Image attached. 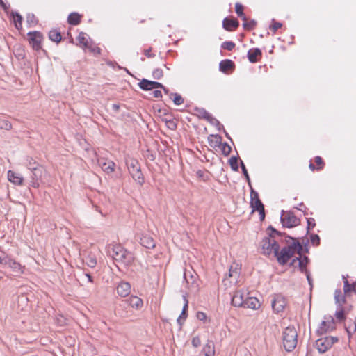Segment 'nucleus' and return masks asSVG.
<instances>
[{
  "instance_id": "nucleus-45",
  "label": "nucleus",
  "mask_w": 356,
  "mask_h": 356,
  "mask_svg": "<svg viewBox=\"0 0 356 356\" xmlns=\"http://www.w3.org/2000/svg\"><path fill=\"white\" fill-rule=\"evenodd\" d=\"M243 22H244L243 24V26L244 29H247V30L254 29L257 24V22L254 20H251L250 22H247V21H243Z\"/></svg>"
},
{
  "instance_id": "nucleus-17",
  "label": "nucleus",
  "mask_w": 356,
  "mask_h": 356,
  "mask_svg": "<svg viewBox=\"0 0 356 356\" xmlns=\"http://www.w3.org/2000/svg\"><path fill=\"white\" fill-rule=\"evenodd\" d=\"M245 294L242 291H236L232 299V304L234 307H243L245 300Z\"/></svg>"
},
{
  "instance_id": "nucleus-12",
  "label": "nucleus",
  "mask_w": 356,
  "mask_h": 356,
  "mask_svg": "<svg viewBox=\"0 0 356 356\" xmlns=\"http://www.w3.org/2000/svg\"><path fill=\"white\" fill-rule=\"evenodd\" d=\"M138 86L143 90H151L156 88H162L165 93L168 92V90L161 83L156 81H149L145 79H143L139 83Z\"/></svg>"
},
{
  "instance_id": "nucleus-57",
  "label": "nucleus",
  "mask_w": 356,
  "mask_h": 356,
  "mask_svg": "<svg viewBox=\"0 0 356 356\" xmlns=\"http://www.w3.org/2000/svg\"><path fill=\"white\" fill-rule=\"evenodd\" d=\"M112 108L115 112H118L120 109V106L118 104H113Z\"/></svg>"
},
{
  "instance_id": "nucleus-7",
  "label": "nucleus",
  "mask_w": 356,
  "mask_h": 356,
  "mask_svg": "<svg viewBox=\"0 0 356 356\" xmlns=\"http://www.w3.org/2000/svg\"><path fill=\"white\" fill-rule=\"evenodd\" d=\"M338 341L339 339L336 337L327 336L322 337L316 341L315 347L320 353H324Z\"/></svg>"
},
{
  "instance_id": "nucleus-41",
  "label": "nucleus",
  "mask_w": 356,
  "mask_h": 356,
  "mask_svg": "<svg viewBox=\"0 0 356 356\" xmlns=\"http://www.w3.org/2000/svg\"><path fill=\"white\" fill-rule=\"evenodd\" d=\"M229 163L233 170L237 171L238 170V159L236 156H232L229 160Z\"/></svg>"
},
{
  "instance_id": "nucleus-3",
  "label": "nucleus",
  "mask_w": 356,
  "mask_h": 356,
  "mask_svg": "<svg viewBox=\"0 0 356 356\" xmlns=\"http://www.w3.org/2000/svg\"><path fill=\"white\" fill-rule=\"evenodd\" d=\"M283 346L286 351L293 350L298 343V333L293 326H288L282 333Z\"/></svg>"
},
{
  "instance_id": "nucleus-6",
  "label": "nucleus",
  "mask_w": 356,
  "mask_h": 356,
  "mask_svg": "<svg viewBox=\"0 0 356 356\" xmlns=\"http://www.w3.org/2000/svg\"><path fill=\"white\" fill-rule=\"evenodd\" d=\"M30 186L34 188H38L41 184H44V179L48 175V172L43 165L32 168Z\"/></svg>"
},
{
  "instance_id": "nucleus-23",
  "label": "nucleus",
  "mask_w": 356,
  "mask_h": 356,
  "mask_svg": "<svg viewBox=\"0 0 356 356\" xmlns=\"http://www.w3.org/2000/svg\"><path fill=\"white\" fill-rule=\"evenodd\" d=\"M260 307L259 300L254 297H246L243 307L258 309Z\"/></svg>"
},
{
  "instance_id": "nucleus-44",
  "label": "nucleus",
  "mask_w": 356,
  "mask_h": 356,
  "mask_svg": "<svg viewBox=\"0 0 356 356\" xmlns=\"http://www.w3.org/2000/svg\"><path fill=\"white\" fill-rule=\"evenodd\" d=\"M221 47L228 51H232L235 47V43L232 41H226L222 44Z\"/></svg>"
},
{
  "instance_id": "nucleus-9",
  "label": "nucleus",
  "mask_w": 356,
  "mask_h": 356,
  "mask_svg": "<svg viewBox=\"0 0 356 356\" xmlns=\"http://www.w3.org/2000/svg\"><path fill=\"white\" fill-rule=\"evenodd\" d=\"M281 222L284 227L291 228L300 224V219L292 212L287 211L281 216Z\"/></svg>"
},
{
  "instance_id": "nucleus-30",
  "label": "nucleus",
  "mask_w": 356,
  "mask_h": 356,
  "mask_svg": "<svg viewBox=\"0 0 356 356\" xmlns=\"http://www.w3.org/2000/svg\"><path fill=\"white\" fill-rule=\"evenodd\" d=\"M345 294L343 295L341 290L337 289L334 291L335 302L341 307L346 302Z\"/></svg>"
},
{
  "instance_id": "nucleus-61",
  "label": "nucleus",
  "mask_w": 356,
  "mask_h": 356,
  "mask_svg": "<svg viewBox=\"0 0 356 356\" xmlns=\"http://www.w3.org/2000/svg\"><path fill=\"white\" fill-rule=\"evenodd\" d=\"M4 259H5V257H3L0 256V264H3Z\"/></svg>"
},
{
  "instance_id": "nucleus-42",
  "label": "nucleus",
  "mask_w": 356,
  "mask_h": 356,
  "mask_svg": "<svg viewBox=\"0 0 356 356\" xmlns=\"http://www.w3.org/2000/svg\"><path fill=\"white\" fill-rule=\"evenodd\" d=\"M12 128L11 123L4 119H0V129L5 130H10Z\"/></svg>"
},
{
  "instance_id": "nucleus-49",
  "label": "nucleus",
  "mask_w": 356,
  "mask_h": 356,
  "mask_svg": "<svg viewBox=\"0 0 356 356\" xmlns=\"http://www.w3.org/2000/svg\"><path fill=\"white\" fill-rule=\"evenodd\" d=\"M282 26V24L280 22H277L273 20V23L270 26V29L275 33Z\"/></svg>"
},
{
  "instance_id": "nucleus-63",
  "label": "nucleus",
  "mask_w": 356,
  "mask_h": 356,
  "mask_svg": "<svg viewBox=\"0 0 356 356\" xmlns=\"http://www.w3.org/2000/svg\"><path fill=\"white\" fill-rule=\"evenodd\" d=\"M194 284H195V280H193L192 281V282H191V286H193L194 285Z\"/></svg>"
},
{
  "instance_id": "nucleus-55",
  "label": "nucleus",
  "mask_w": 356,
  "mask_h": 356,
  "mask_svg": "<svg viewBox=\"0 0 356 356\" xmlns=\"http://www.w3.org/2000/svg\"><path fill=\"white\" fill-rule=\"evenodd\" d=\"M153 95H154V97H156V98H161V97H162V93H161V91H160V90H154V91L153 92Z\"/></svg>"
},
{
  "instance_id": "nucleus-32",
  "label": "nucleus",
  "mask_w": 356,
  "mask_h": 356,
  "mask_svg": "<svg viewBox=\"0 0 356 356\" xmlns=\"http://www.w3.org/2000/svg\"><path fill=\"white\" fill-rule=\"evenodd\" d=\"M243 10H244V6L241 3H236L235 4V11H236V13L237 14L238 17H241L243 21H247V17H245V15L243 13Z\"/></svg>"
},
{
  "instance_id": "nucleus-19",
  "label": "nucleus",
  "mask_w": 356,
  "mask_h": 356,
  "mask_svg": "<svg viewBox=\"0 0 356 356\" xmlns=\"http://www.w3.org/2000/svg\"><path fill=\"white\" fill-rule=\"evenodd\" d=\"M117 293L122 297H127L131 292V285L129 282H122L117 286Z\"/></svg>"
},
{
  "instance_id": "nucleus-24",
  "label": "nucleus",
  "mask_w": 356,
  "mask_h": 356,
  "mask_svg": "<svg viewBox=\"0 0 356 356\" xmlns=\"http://www.w3.org/2000/svg\"><path fill=\"white\" fill-rule=\"evenodd\" d=\"M235 65L231 60L225 59L222 60L219 64L220 70L224 73H227L229 70H234Z\"/></svg>"
},
{
  "instance_id": "nucleus-1",
  "label": "nucleus",
  "mask_w": 356,
  "mask_h": 356,
  "mask_svg": "<svg viewBox=\"0 0 356 356\" xmlns=\"http://www.w3.org/2000/svg\"><path fill=\"white\" fill-rule=\"evenodd\" d=\"M107 253L120 265L127 267L132 264L134 257L131 252L127 251L119 244L108 245Z\"/></svg>"
},
{
  "instance_id": "nucleus-64",
  "label": "nucleus",
  "mask_w": 356,
  "mask_h": 356,
  "mask_svg": "<svg viewBox=\"0 0 356 356\" xmlns=\"http://www.w3.org/2000/svg\"><path fill=\"white\" fill-rule=\"evenodd\" d=\"M201 174H202V172L200 170L197 172V175H199L200 176H201Z\"/></svg>"
},
{
  "instance_id": "nucleus-2",
  "label": "nucleus",
  "mask_w": 356,
  "mask_h": 356,
  "mask_svg": "<svg viewBox=\"0 0 356 356\" xmlns=\"http://www.w3.org/2000/svg\"><path fill=\"white\" fill-rule=\"evenodd\" d=\"M291 239L293 241L292 243L284 247L280 252L278 250L277 254L275 255L278 263L281 265L286 264L296 253H298L301 257L302 251V245L296 238H291Z\"/></svg>"
},
{
  "instance_id": "nucleus-62",
  "label": "nucleus",
  "mask_w": 356,
  "mask_h": 356,
  "mask_svg": "<svg viewBox=\"0 0 356 356\" xmlns=\"http://www.w3.org/2000/svg\"><path fill=\"white\" fill-rule=\"evenodd\" d=\"M184 277H185V280H186V282L188 284H189V281L188 280V279L186 278V274L185 273L184 274Z\"/></svg>"
},
{
  "instance_id": "nucleus-59",
  "label": "nucleus",
  "mask_w": 356,
  "mask_h": 356,
  "mask_svg": "<svg viewBox=\"0 0 356 356\" xmlns=\"http://www.w3.org/2000/svg\"><path fill=\"white\" fill-rule=\"evenodd\" d=\"M309 168L310 170H312V171H314V170H316V166H315L313 163H309Z\"/></svg>"
},
{
  "instance_id": "nucleus-13",
  "label": "nucleus",
  "mask_w": 356,
  "mask_h": 356,
  "mask_svg": "<svg viewBox=\"0 0 356 356\" xmlns=\"http://www.w3.org/2000/svg\"><path fill=\"white\" fill-rule=\"evenodd\" d=\"M3 264L8 266L15 273L23 274L25 267L15 259L6 256Z\"/></svg>"
},
{
  "instance_id": "nucleus-21",
  "label": "nucleus",
  "mask_w": 356,
  "mask_h": 356,
  "mask_svg": "<svg viewBox=\"0 0 356 356\" xmlns=\"http://www.w3.org/2000/svg\"><path fill=\"white\" fill-rule=\"evenodd\" d=\"M222 26L225 30L232 31L238 27L239 23L236 19L226 17L222 22Z\"/></svg>"
},
{
  "instance_id": "nucleus-34",
  "label": "nucleus",
  "mask_w": 356,
  "mask_h": 356,
  "mask_svg": "<svg viewBox=\"0 0 356 356\" xmlns=\"http://www.w3.org/2000/svg\"><path fill=\"white\" fill-rule=\"evenodd\" d=\"M84 261L86 265L90 268H95L97 264V259L95 257L91 254L86 257Z\"/></svg>"
},
{
  "instance_id": "nucleus-27",
  "label": "nucleus",
  "mask_w": 356,
  "mask_h": 356,
  "mask_svg": "<svg viewBox=\"0 0 356 356\" xmlns=\"http://www.w3.org/2000/svg\"><path fill=\"white\" fill-rule=\"evenodd\" d=\"M81 16L77 13H72L67 17V22L71 25H78L81 23Z\"/></svg>"
},
{
  "instance_id": "nucleus-60",
  "label": "nucleus",
  "mask_w": 356,
  "mask_h": 356,
  "mask_svg": "<svg viewBox=\"0 0 356 356\" xmlns=\"http://www.w3.org/2000/svg\"><path fill=\"white\" fill-rule=\"evenodd\" d=\"M0 6L5 10H7V7L6 6V4L4 3V2L3 1V0H0Z\"/></svg>"
},
{
  "instance_id": "nucleus-37",
  "label": "nucleus",
  "mask_w": 356,
  "mask_h": 356,
  "mask_svg": "<svg viewBox=\"0 0 356 356\" xmlns=\"http://www.w3.org/2000/svg\"><path fill=\"white\" fill-rule=\"evenodd\" d=\"M171 99L176 105H181L184 103L183 97L178 93H172Z\"/></svg>"
},
{
  "instance_id": "nucleus-18",
  "label": "nucleus",
  "mask_w": 356,
  "mask_h": 356,
  "mask_svg": "<svg viewBox=\"0 0 356 356\" xmlns=\"http://www.w3.org/2000/svg\"><path fill=\"white\" fill-rule=\"evenodd\" d=\"M8 179L15 185L22 186L24 182L23 177L12 170L8 171Z\"/></svg>"
},
{
  "instance_id": "nucleus-53",
  "label": "nucleus",
  "mask_w": 356,
  "mask_h": 356,
  "mask_svg": "<svg viewBox=\"0 0 356 356\" xmlns=\"http://www.w3.org/2000/svg\"><path fill=\"white\" fill-rule=\"evenodd\" d=\"M192 344L194 347H198L201 344V341L198 337H193L192 339Z\"/></svg>"
},
{
  "instance_id": "nucleus-48",
  "label": "nucleus",
  "mask_w": 356,
  "mask_h": 356,
  "mask_svg": "<svg viewBox=\"0 0 356 356\" xmlns=\"http://www.w3.org/2000/svg\"><path fill=\"white\" fill-rule=\"evenodd\" d=\"M310 241L312 245H318L320 243V237L317 234H312L310 236Z\"/></svg>"
},
{
  "instance_id": "nucleus-29",
  "label": "nucleus",
  "mask_w": 356,
  "mask_h": 356,
  "mask_svg": "<svg viewBox=\"0 0 356 356\" xmlns=\"http://www.w3.org/2000/svg\"><path fill=\"white\" fill-rule=\"evenodd\" d=\"M184 300L185 303H184V305L183 307L182 312L180 314V316H179V318H177V322L180 325L182 324L181 321L182 320L184 321L186 318V317H187L186 311H187L188 307V300H187L186 296H184Z\"/></svg>"
},
{
  "instance_id": "nucleus-10",
  "label": "nucleus",
  "mask_w": 356,
  "mask_h": 356,
  "mask_svg": "<svg viewBox=\"0 0 356 356\" xmlns=\"http://www.w3.org/2000/svg\"><path fill=\"white\" fill-rule=\"evenodd\" d=\"M271 305L275 314H280L284 312L286 306V300L282 296L276 294L272 300Z\"/></svg>"
},
{
  "instance_id": "nucleus-39",
  "label": "nucleus",
  "mask_w": 356,
  "mask_h": 356,
  "mask_svg": "<svg viewBox=\"0 0 356 356\" xmlns=\"http://www.w3.org/2000/svg\"><path fill=\"white\" fill-rule=\"evenodd\" d=\"M214 355V350H212L211 346H206L203 348L202 353L200 356H213Z\"/></svg>"
},
{
  "instance_id": "nucleus-15",
  "label": "nucleus",
  "mask_w": 356,
  "mask_h": 356,
  "mask_svg": "<svg viewBox=\"0 0 356 356\" xmlns=\"http://www.w3.org/2000/svg\"><path fill=\"white\" fill-rule=\"evenodd\" d=\"M97 163L102 170L106 174H111L115 171V163L111 160L100 158L98 159Z\"/></svg>"
},
{
  "instance_id": "nucleus-8",
  "label": "nucleus",
  "mask_w": 356,
  "mask_h": 356,
  "mask_svg": "<svg viewBox=\"0 0 356 356\" xmlns=\"http://www.w3.org/2000/svg\"><path fill=\"white\" fill-rule=\"evenodd\" d=\"M250 205L252 208V211H258L260 216L261 220L265 218L264 207L259 197V194L251 187L250 193Z\"/></svg>"
},
{
  "instance_id": "nucleus-14",
  "label": "nucleus",
  "mask_w": 356,
  "mask_h": 356,
  "mask_svg": "<svg viewBox=\"0 0 356 356\" xmlns=\"http://www.w3.org/2000/svg\"><path fill=\"white\" fill-rule=\"evenodd\" d=\"M29 44L33 49L39 50L41 49V42L42 35L38 31L29 32L28 33Z\"/></svg>"
},
{
  "instance_id": "nucleus-51",
  "label": "nucleus",
  "mask_w": 356,
  "mask_h": 356,
  "mask_svg": "<svg viewBox=\"0 0 356 356\" xmlns=\"http://www.w3.org/2000/svg\"><path fill=\"white\" fill-rule=\"evenodd\" d=\"M241 168H242V171H243V175H245L248 182L249 183V184L250 185V177H249V175L248 173V171L245 168V166L244 165V163H243V161L241 162Z\"/></svg>"
},
{
  "instance_id": "nucleus-38",
  "label": "nucleus",
  "mask_w": 356,
  "mask_h": 356,
  "mask_svg": "<svg viewBox=\"0 0 356 356\" xmlns=\"http://www.w3.org/2000/svg\"><path fill=\"white\" fill-rule=\"evenodd\" d=\"M219 147H220L222 154L225 156H228L230 154L232 148L227 143H221Z\"/></svg>"
},
{
  "instance_id": "nucleus-11",
  "label": "nucleus",
  "mask_w": 356,
  "mask_h": 356,
  "mask_svg": "<svg viewBox=\"0 0 356 356\" xmlns=\"http://www.w3.org/2000/svg\"><path fill=\"white\" fill-rule=\"evenodd\" d=\"M240 275V268L238 264L232 265L229 270L228 277H226L223 280L225 285L232 284V283H236L238 278Z\"/></svg>"
},
{
  "instance_id": "nucleus-22",
  "label": "nucleus",
  "mask_w": 356,
  "mask_h": 356,
  "mask_svg": "<svg viewBox=\"0 0 356 356\" xmlns=\"http://www.w3.org/2000/svg\"><path fill=\"white\" fill-rule=\"evenodd\" d=\"M261 51L259 48L251 49L248 52V58L252 63H255L261 58Z\"/></svg>"
},
{
  "instance_id": "nucleus-4",
  "label": "nucleus",
  "mask_w": 356,
  "mask_h": 356,
  "mask_svg": "<svg viewBox=\"0 0 356 356\" xmlns=\"http://www.w3.org/2000/svg\"><path fill=\"white\" fill-rule=\"evenodd\" d=\"M273 234L280 235V233L278 231L272 228V234L268 236L264 237L261 241L262 253L264 254L269 255L271 253H274V255H275L280 250V245L274 238Z\"/></svg>"
},
{
  "instance_id": "nucleus-54",
  "label": "nucleus",
  "mask_w": 356,
  "mask_h": 356,
  "mask_svg": "<svg viewBox=\"0 0 356 356\" xmlns=\"http://www.w3.org/2000/svg\"><path fill=\"white\" fill-rule=\"evenodd\" d=\"M152 49L151 47L147 49H145L144 51V54L145 55V56H147L149 58H154L155 54L152 53Z\"/></svg>"
},
{
  "instance_id": "nucleus-56",
  "label": "nucleus",
  "mask_w": 356,
  "mask_h": 356,
  "mask_svg": "<svg viewBox=\"0 0 356 356\" xmlns=\"http://www.w3.org/2000/svg\"><path fill=\"white\" fill-rule=\"evenodd\" d=\"M204 118L207 120L208 121H211L212 120H213V118L211 116V115L207 112H205L204 113Z\"/></svg>"
},
{
  "instance_id": "nucleus-28",
  "label": "nucleus",
  "mask_w": 356,
  "mask_h": 356,
  "mask_svg": "<svg viewBox=\"0 0 356 356\" xmlns=\"http://www.w3.org/2000/svg\"><path fill=\"white\" fill-rule=\"evenodd\" d=\"M222 138L218 135H211L208 137V141L210 146L216 147L221 144Z\"/></svg>"
},
{
  "instance_id": "nucleus-5",
  "label": "nucleus",
  "mask_w": 356,
  "mask_h": 356,
  "mask_svg": "<svg viewBox=\"0 0 356 356\" xmlns=\"http://www.w3.org/2000/svg\"><path fill=\"white\" fill-rule=\"evenodd\" d=\"M126 164L132 178L140 186L144 183V177L138 161L131 157L126 158Z\"/></svg>"
},
{
  "instance_id": "nucleus-26",
  "label": "nucleus",
  "mask_w": 356,
  "mask_h": 356,
  "mask_svg": "<svg viewBox=\"0 0 356 356\" xmlns=\"http://www.w3.org/2000/svg\"><path fill=\"white\" fill-rule=\"evenodd\" d=\"M24 165L30 170H32V168H37V167H40L42 165L39 164L33 158L27 156L24 159Z\"/></svg>"
},
{
  "instance_id": "nucleus-36",
  "label": "nucleus",
  "mask_w": 356,
  "mask_h": 356,
  "mask_svg": "<svg viewBox=\"0 0 356 356\" xmlns=\"http://www.w3.org/2000/svg\"><path fill=\"white\" fill-rule=\"evenodd\" d=\"M297 260H298V264H299V268H300V270L301 272L304 273V272H307V262H308V258L307 257H305L303 259H300V258H296Z\"/></svg>"
},
{
  "instance_id": "nucleus-46",
  "label": "nucleus",
  "mask_w": 356,
  "mask_h": 356,
  "mask_svg": "<svg viewBox=\"0 0 356 356\" xmlns=\"http://www.w3.org/2000/svg\"><path fill=\"white\" fill-rule=\"evenodd\" d=\"M165 122L167 127L171 130H175L177 129V123L172 119H165Z\"/></svg>"
},
{
  "instance_id": "nucleus-58",
  "label": "nucleus",
  "mask_w": 356,
  "mask_h": 356,
  "mask_svg": "<svg viewBox=\"0 0 356 356\" xmlns=\"http://www.w3.org/2000/svg\"><path fill=\"white\" fill-rule=\"evenodd\" d=\"M85 275L88 278V282H93V278L90 274L86 273Z\"/></svg>"
},
{
  "instance_id": "nucleus-40",
  "label": "nucleus",
  "mask_w": 356,
  "mask_h": 356,
  "mask_svg": "<svg viewBox=\"0 0 356 356\" xmlns=\"http://www.w3.org/2000/svg\"><path fill=\"white\" fill-rule=\"evenodd\" d=\"M26 22L30 26H35L38 20L33 14H28L26 16Z\"/></svg>"
},
{
  "instance_id": "nucleus-25",
  "label": "nucleus",
  "mask_w": 356,
  "mask_h": 356,
  "mask_svg": "<svg viewBox=\"0 0 356 356\" xmlns=\"http://www.w3.org/2000/svg\"><path fill=\"white\" fill-rule=\"evenodd\" d=\"M140 244L148 249L153 248L155 247V242L152 237L148 236V235H143L140 238Z\"/></svg>"
},
{
  "instance_id": "nucleus-43",
  "label": "nucleus",
  "mask_w": 356,
  "mask_h": 356,
  "mask_svg": "<svg viewBox=\"0 0 356 356\" xmlns=\"http://www.w3.org/2000/svg\"><path fill=\"white\" fill-rule=\"evenodd\" d=\"M314 162L316 163V170H321L324 168L325 163L320 156H315Z\"/></svg>"
},
{
  "instance_id": "nucleus-35",
  "label": "nucleus",
  "mask_w": 356,
  "mask_h": 356,
  "mask_svg": "<svg viewBox=\"0 0 356 356\" xmlns=\"http://www.w3.org/2000/svg\"><path fill=\"white\" fill-rule=\"evenodd\" d=\"M12 15L13 17L15 27L17 29H20L22 28V16L17 13H12Z\"/></svg>"
},
{
  "instance_id": "nucleus-50",
  "label": "nucleus",
  "mask_w": 356,
  "mask_h": 356,
  "mask_svg": "<svg viewBox=\"0 0 356 356\" xmlns=\"http://www.w3.org/2000/svg\"><path fill=\"white\" fill-rule=\"evenodd\" d=\"M335 316L339 321L343 320L345 318L344 311L342 309L337 311L335 313Z\"/></svg>"
},
{
  "instance_id": "nucleus-52",
  "label": "nucleus",
  "mask_w": 356,
  "mask_h": 356,
  "mask_svg": "<svg viewBox=\"0 0 356 356\" xmlns=\"http://www.w3.org/2000/svg\"><path fill=\"white\" fill-rule=\"evenodd\" d=\"M196 316L198 320L200 321H206L207 320V315L204 312H198L196 314Z\"/></svg>"
},
{
  "instance_id": "nucleus-33",
  "label": "nucleus",
  "mask_w": 356,
  "mask_h": 356,
  "mask_svg": "<svg viewBox=\"0 0 356 356\" xmlns=\"http://www.w3.org/2000/svg\"><path fill=\"white\" fill-rule=\"evenodd\" d=\"M49 38L51 41L56 42H59L62 39L60 33L57 30L50 31L49 33Z\"/></svg>"
},
{
  "instance_id": "nucleus-16",
  "label": "nucleus",
  "mask_w": 356,
  "mask_h": 356,
  "mask_svg": "<svg viewBox=\"0 0 356 356\" xmlns=\"http://www.w3.org/2000/svg\"><path fill=\"white\" fill-rule=\"evenodd\" d=\"M335 328V322L332 317L325 318L321 323L318 330L320 334H323L333 330Z\"/></svg>"
},
{
  "instance_id": "nucleus-31",
  "label": "nucleus",
  "mask_w": 356,
  "mask_h": 356,
  "mask_svg": "<svg viewBox=\"0 0 356 356\" xmlns=\"http://www.w3.org/2000/svg\"><path fill=\"white\" fill-rule=\"evenodd\" d=\"M76 40L81 47L86 48L88 47V40L84 33L81 32L79 34Z\"/></svg>"
},
{
  "instance_id": "nucleus-47",
  "label": "nucleus",
  "mask_w": 356,
  "mask_h": 356,
  "mask_svg": "<svg viewBox=\"0 0 356 356\" xmlns=\"http://www.w3.org/2000/svg\"><path fill=\"white\" fill-rule=\"evenodd\" d=\"M163 73L161 69H156L152 72V76L155 79H160L163 77Z\"/></svg>"
},
{
  "instance_id": "nucleus-20",
  "label": "nucleus",
  "mask_w": 356,
  "mask_h": 356,
  "mask_svg": "<svg viewBox=\"0 0 356 356\" xmlns=\"http://www.w3.org/2000/svg\"><path fill=\"white\" fill-rule=\"evenodd\" d=\"M130 307L136 309H140L143 306V300L136 296H131L125 300Z\"/></svg>"
}]
</instances>
